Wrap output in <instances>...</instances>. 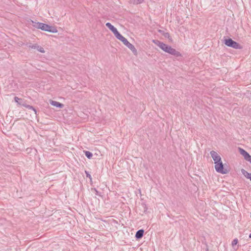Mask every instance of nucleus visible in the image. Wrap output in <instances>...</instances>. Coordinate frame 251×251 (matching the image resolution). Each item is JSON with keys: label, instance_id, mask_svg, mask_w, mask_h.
<instances>
[{"label": "nucleus", "instance_id": "6e6552de", "mask_svg": "<svg viewBox=\"0 0 251 251\" xmlns=\"http://www.w3.org/2000/svg\"><path fill=\"white\" fill-rule=\"evenodd\" d=\"M144 229H141L138 230L135 234V237L136 239L139 240V239H141L144 235Z\"/></svg>", "mask_w": 251, "mask_h": 251}, {"label": "nucleus", "instance_id": "4468645a", "mask_svg": "<svg viewBox=\"0 0 251 251\" xmlns=\"http://www.w3.org/2000/svg\"><path fill=\"white\" fill-rule=\"evenodd\" d=\"M111 31L114 33V35L116 36V37L117 38L121 34L119 32V31L117 30V28L114 27V28L111 30Z\"/></svg>", "mask_w": 251, "mask_h": 251}, {"label": "nucleus", "instance_id": "dca6fc26", "mask_svg": "<svg viewBox=\"0 0 251 251\" xmlns=\"http://www.w3.org/2000/svg\"><path fill=\"white\" fill-rule=\"evenodd\" d=\"M105 25L111 31L114 28V26L111 24L110 23H107L105 24Z\"/></svg>", "mask_w": 251, "mask_h": 251}, {"label": "nucleus", "instance_id": "4be33fe9", "mask_svg": "<svg viewBox=\"0 0 251 251\" xmlns=\"http://www.w3.org/2000/svg\"><path fill=\"white\" fill-rule=\"evenodd\" d=\"M251 164V156L246 160Z\"/></svg>", "mask_w": 251, "mask_h": 251}, {"label": "nucleus", "instance_id": "f3484780", "mask_svg": "<svg viewBox=\"0 0 251 251\" xmlns=\"http://www.w3.org/2000/svg\"><path fill=\"white\" fill-rule=\"evenodd\" d=\"M91 191H94L95 192V194L97 196H101L100 193L95 188H91Z\"/></svg>", "mask_w": 251, "mask_h": 251}, {"label": "nucleus", "instance_id": "f257e3e1", "mask_svg": "<svg viewBox=\"0 0 251 251\" xmlns=\"http://www.w3.org/2000/svg\"><path fill=\"white\" fill-rule=\"evenodd\" d=\"M152 42L158 46L164 51L176 57L181 56V54L171 46L157 40H153Z\"/></svg>", "mask_w": 251, "mask_h": 251}, {"label": "nucleus", "instance_id": "b1692460", "mask_svg": "<svg viewBox=\"0 0 251 251\" xmlns=\"http://www.w3.org/2000/svg\"><path fill=\"white\" fill-rule=\"evenodd\" d=\"M249 238H251V233H250V234L249 235Z\"/></svg>", "mask_w": 251, "mask_h": 251}, {"label": "nucleus", "instance_id": "423d86ee", "mask_svg": "<svg viewBox=\"0 0 251 251\" xmlns=\"http://www.w3.org/2000/svg\"><path fill=\"white\" fill-rule=\"evenodd\" d=\"M211 157L214 161V163H216L221 160V158L220 155L215 151H212L210 152Z\"/></svg>", "mask_w": 251, "mask_h": 251}, {"label": "nucleus", "instance_id": "9d476101", "mask_svg": "<svg viewBox=\"0 0 251 251\" xmlns=\"http://www.w3.org/2000/svg\"><path fill=\"white\" fill-rule=\"evenodd\" d=\"M50 103L52 105L60 108H62L64 107L63 104L56 101L51 100Z\"/></svg>", "mask_w": 251, "mask_h": 251}, {"label": "nucleus", "instance_id": "5701e85b", "mask_svg": "<svg viewBox=\"0 0 251 251\" xmlns=\"http://www.w3.org/2000/svg\"><path fill=\"white\" fill-rule=\"evenodd\" d=\"M26 45H27V46H28L29 48H31V47H32V45L31 44V43H29V44H26Z\"/></svg>", "mask_w": 251, "mask_h": 251}, {"label": "nucleus", "instance_id": "39448f33", "mask_svg": "<svg viewBox=\"0 0 251 251\" xmlns=\"http://www.w3.org/2000/svg\"><path fill=\"white\" fill-rule=\"evenodd\" d=\"M215 164V169L217 172L222 174H226L228 173V170L224 168L222 160L217 162Z\"/></svg>", "mask_w": 251, "mask_h": 251}, {"label": "nucleus", "instance_id": "ddd939ff", "mask_svg": "<svg viewBox=\"0 0 251 251\" xmlns=\"http://www.w3.org/2000/svg\"><path fill=\"white\" fill-rule=\"evenodd\" d=\"M85 156L88 158L91 159L93 156V154L91 152L87 151H84Z\"/></svg>", "mask_w": 251, "mask_h": 251}, {"label": "nucleus", "instance_id": "0eeeda50", "mask_svg": "<svg viewBox=\"0 0 251 251\" xmlns=\"http://www.w3.org/2000/svg\"><path fill=\"white\" fill-rule=\"evenodd\" d=\"M238 150L240 153L244 156V159L246 160H247L251 156L244 149L241 148H239Z\"/></svg>", "mask_w": 251, "mask_h": 251}, {"label": "nucleus", "instance_id": "412c9836", "mask_svg": "<svg viewBox=\"0 0 251 251\" xmlns=\"http://www.w3.org/2000/svg\"><path fill=\"white\" fill-rule=\"evenodd\" d=\"M14 100H15V102H17V103H19V100H22V99H20V98H18V97H14Z\"/></svg>", "mask_w": 251, "mask_h": 251}, {"label": "nucleus", "instance_id": "7ed1b4c3", "mask_svg": "<svg viewBox=\"0 0 251 251\" xmlns=\"http://www.w3.org/2000/svg\"><path fill=\"white\" fill-rule=\"evenodd\" d=\"M224 43L227 47L235 49H242L243 47L240 44L233 40L230 38H226L224 37Z\"/></svg>", "mask_w": 251, "mask_h": 251}, {"label": "nucleus", "instance_id": "6ab92c4d", "mask_svg": "<svg viewBox=\"0 0 251 251\" xmlns=\"http://www.w3.org/2000/svg\"><path fill=\"white\" fill-rule=\"evenodd\" d=\"M85 173L86 174V176L87 177H88L90 179V180L91 181L92 180V177H91V175L88 172H87L86 171H85Z\"/></svg>", "mask_w": 251, "mask_h": 251}, {"label": "nucleus", "instance_id": "f03ea898", "mask_svg": "<svg viewBox=\"0 0 251 251\" xmlns=\"http://www.w3.org/2000/svg\"><path fill=\"white\" fill-rule=\"evenodd\" d=\"M33 25L36 28L41 29L44 31H48L51 33L57 32V30L55 27L43 23H34V24Z\"/></svg>", "mask_w": 251, "mask_h": 251}, {"label": "nucleus", "instance_id": "1a4fd4ad", "mask_svg": "<svg viewBox=\"0 0 251 251\" xmlns=\"http://www.w3.org/2000/svg\"><path fill=\"white\" fill-rule=\"evenodd\" d=\"M158 31L159 33L163 35L165 38H168L169 40L172 41V38L170 36L169 33L165 32L164 31L161 29H159Z\"/></svg>", "mask_w": 251, "mask_h": 251}, {"label": "nucleus", "instance_id": "20e7f679", "mask_svg": "<svg viewBox=\"0 0 251 251\" xmlns=\"http://www.w3.org/2000/svg\"><path fill=\"white\" fill-rule=\"evenodd\" d=\"M117 39L120 40L121 42L123 43V44L126 46L128 49H129L134 54L136 55L137 54V50L135 49L134 46L130 43L122 35H120Z\"/></svg>", "mask_w": 251, "mask_h": 251}, {"label": "nucleus", "instance_id": "f8f14e48", "mask_svg": "<svg viewBox=\"0 0 251 251\" xmlns=\"http://www.w3.org/2000/svg\"><path fill=\"white\" fill-rule=\"evenodd\" d=\"M22 105L24 107H25L26 108L32 110L34 112L35 114H37V110H36V109L33 106H32L31 105H28V104H27L26 103H25L22 104Z\"/></svg>", "mask_w": 251, "mask_h": 251}, {"label": "nucleus", "instance_id": "a211bd4d", "mask_svg": "<svg viewBox=\"0 0 251 251\" xmlns=\"http://www.w3.org/2000/svg\"><path fill=\"white\" fill-rule=\"evenodd\" d=\"M238 242V240L237 238L234 239L232 242V247L235 246L237 244Z\"/></svg>", "mask_w": 251, "mask_h": 251}, {"label": "nucleus", "instance_id": "aec40b11", "mask_svg": "<svg viewBox=\"0 0 251 251\" xmlns=\"http://www.w3.org/2000/svg\"><path fill=\"white\" fill-rule=\"evenodd\" d=\"M142 206L144 208V212L146 213L147 212V209H148L147 205H146V204H144V203L142 204Z\"/></svg>", "mask_w": 251, "mask_h": 251}, {"label": "nucleus", "instance_id": "2eb2a0df", "mask_svg": "<svg viewBox=\"0 0 251 251\" xmlns=\"http://www.w3.org/2000/svg\"><path fill=\"white\" fill-rule=\"evenodd\" d=\"M144 0H130V2L134 4L142 3Z\"/></svg>", "mask_w": 251, "mask_h": 251}, {"label": "nucleus", "instance_id": "9b49d317", "mask_svg": "<svg viewBox=\"0 0 251 251\" xmlns=\"http://www.w3.org/2000/svg\"><path fill=\"white\" fill-rule=\"evenodd\" d=\"M31 49H36L39 51H40V52H42V53L45 52V50H44V49H43V48H42L41 46H39L37 44L32 45Z\"/></svg>", "mask_w": 251, "mask_h": 251}]
</instances>
